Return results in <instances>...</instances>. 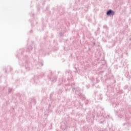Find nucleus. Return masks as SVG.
<instances>
[{
  "instance_id": "1",
  "label": "nucleus",
  "mask_w": 131,
  "mask_h": 131,
  "mask_svg": "<svg viewBox=\"0 0 131 131\" xmlns=\"http://www.w3.org/2000/svg\"><path fill=\"white\" fill-rule=\"evenodd\" d=\"M114 15V12L112 11V10H109L107 12L106 15L109 16V15Z\"/></svg>"
}]
</instances>
